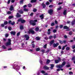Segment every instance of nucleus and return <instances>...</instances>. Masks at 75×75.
<instances>
[{
	"label": "nucleus",
	"mask_w": 75,
	"mask_h": 75,
	"mask_svg": "<svg viewBox=\"0 0 75 75\" xmlns=\"http://www.w3.org/2000/svg\"><path fill=\"white\" fill-rule=\"evenodd\" d=\"M67 67H70V65H68L66 66Z\"/></svg>",
	"instance_id": "nucleus-64"
},
{
	"label": "nucleus",
	"mask_w": 75,
	"mask_h": 75,
	"mask_svg": "<svg viewBox=\"0 0 75 75\" xmlns=\"http://www.w3.org/2000/svg\"><path fill=\"white\" fill-rule=\"evenodd\" d=\"M20 33L19 32V33H18L17 34V36H19V35H20Z\"/></svg>",
	"instance_id": "nucleus-46"
},
{
	"label": "nucleus",
	"mask_w": 75,
	"mask_h": 75,
	"mask_svg": "<svg viewBox=\"0 0 75 75\" xmlns=\"http://www.w3.org/2000/svg\"><path fill=\"white\" fill-rule=\"evenodd\" d=\"M46 4V5H49V4H50V2H49V1L47 2Z\"/></svg>",
	"instance_id": "nucleus-34"
},
{
	"label": "nucleus",
	"mask_w": 75,
	"mask_h": 75,
	"mask_svg": "<svg viewBox=\"0 0 75 75\" xmlns=\"http://www.w3.org/2000/svg\"><path fill=\"white\" fill-rule=\"evenodd\" d=\"M70 49V48L69 47H67L66 48V50H69V49Z\"/></svg>",
	"instance_id": "nucleus-35"
},
{
	"label": "nucleus",
	"mask_w": 75,
	"mask_h": 75,
	"mask_svg": "<svg viewBox=\"0 0 75 75\" xmlns=\"http://www.w3.org/2000/svg\"><path fill=\"white\" fill-rule=\"evenodd\" d=\"M75 59V57H74L72 58V60H74Z\"/></svg>",
	"instance_id": "nucleus-63"
},
{
	"label": "nucleus",
	"mask_w": 75,
	"mask_h": 75,
	"mask_svg": "<svg viewBox=\"0 0 75 75\" xmlns=\"http://www.w3.org/2000/svg\"><path fill=\"white\" fill-rule=\"evenodd\" d=\"M8 29L9 30H11V27H9Z\"/></svg>",
	"instance_id": "nucleus-50"
},
{
	"label": "nucleus",
	"mask_w": 75,
	"mask_h": 75,
	"mask_svg": "<svg viewBox=\"0 0 75 75\" xmlns=\"http://www.w3.org/2000/svg\"><path fill=\"white\" fill-rule=\"evenodd\" d=\"M23 11H28V9L26 8H24L23 9Z\"/></svg>",
	"instance_id": "nucleus-19"
},
{
	"label": "nucleus",
	"mask_w": 75,
	"mask_h": 75,
	"mask_svg": "<svg viewBox=\"0 0 75 75\" xmlns=\"http://www.w3.org/2000/svg\"><path fill=\"white\" fill-rule=\"evenodd\" d=\"M58 60H55V63L56 64H57V63H58L59 61H61V59L59 57L58 58Z\"/></svg>",
	"instance_id": "nucleus-8"
},
{
	"label": "nucleus",
	"mask_w": 75,
	"mask_h": 75,
	"mask_svg": "<svg viewBox=\"0 0 75 75\" xmlns=\"http://www.w3.org/2000/svg\"><path fill=\"white\" fill-rule=\"evenodd\" d=\"M37 0H32L31 1V3H35Z\"/></svg>",
	"instance_id": "nucleus-17"
},
{
	"label": "nucleus",
	"mask_w": 75,
	"mask_h": 75,
	"mask_svg": "<svg viewBox=\"0 0 75 75\" xmlns=\"http://www.w3.org/2000/svg\"><path fill=\"white\" fill-rule=\"evenodd\" d=\"M54 40H53L52 41H51L50 42V44H53V43L54 42Z\"/></svg>",
	"instance_id": "nucleus-23"
},
{
	"label": "nucleus",
	"mask_w": 75,
	"mask_h": 75,
	"mask_svg": "<svg viewBox=\"0 0 75 75\" xmlns=\"http://www.w3.org/2000/svg\"><path fill=\"white\" fill-rule=\"evenodd\" d=\"M58 45H59V44L58 43L56 44H53V47H57Z\"/></svg>",
	"instance_id": "nucleus-11"
},
{
	"label": "nucleus",
	"mask_w": 75,
	"mask_h": 75,
	"mask_svg": "<svg viewBox=\"0 0 75 75\" xmlns=\"http://www.w3.org/2000/svg\"><path fill=\"white\" fill-rule=\"evenodd\" d=\"M16 17H21V15L20 14H19L18 13H17V15H16Z\"/></svg>",
	"instance_id": "nucleus-13"
},
{
	"label": "nucleus",
	"mask_w": 75,
	"mask_h": 75,
	"mask_svg": "<svg viewBox=\"0 0 75 75\" xmlns=\"http://www.w3.org/2000/svg\"><path fill=\"white\" fill-rule=\"evenodd\" d=\"M36 51H39L40 50V49L39 48H37L36 49Z\"/></svg>",
	"instance_id": "nucleus-27"
},
{
	"label": "nucleus",
	"mask_w": 75,
	"mask_h": 75,
	"mask_svg": "<svg viewBox=\"0 0 75 75\" xmlns=\"http://www.w3.org/2000/svg\"><path fill=\"white\" fill-rule=\"evenodd\" d=\"M65 64H66V62H63L62 64L61 65H57L56 66L57 68H59L60 69H61V68H62L63 67V66H64Z\"/></svg>",
	"instance_id": "nucleus-1"
},
{
	"label": "nucleus",
	"mask_w": 75,
	"mask_h": 75,
	"mask_svg": "<svg viewBox=\"0 0 75 75\" xmlns=\"http://www.w3.org/2000/svg\"><path fill=\"white\" fill-rule=\"evenodd\" d=\"M9 24H11V21H9L8 22Z\"/></svg>",
	"instance_id": "nucleus-57"
},
{
	"label": "nucleus",
	"mask_w": 75,
	"mask_h": 75,
	"mask_svg": "<svg viewBox=\"0 0 75 75\" xmlns=\"http://www.w3.org/2000/svg\"><path fill=\"white\" fill-rule=\"evenodd\" d=\"M49 2L50 3H52V0H49Z\"/></svg>",
	"instance_id": "nucleus-62"
},
{
	"label": "nucleus",
	"mask_w": 75,
	"mask_h": 75,
	"mask_svg": "<svg viewBox=\"0 0 75 75\" xmlns=\"http://www.w3.org/2000/svg\"><path fill=\"white\" fill-rule=\"evenodd\" d=\"M62 8L61 7H60L59 8H57V10H60Z\"/></svg>",
	"instance_id": "nucleus-39"
},
{
	"label": "nucleus",
	"mask_w": 75,
	"mask_h": 75,
	"mask_svg": "<svg viewBox=\"0 0 75 75\" xmlns=\"http://www.w3.org/2000/svg\"><path fill=\"white\" fill-rule=\"evenodd\" d=\"M13 18V16H9L8 17L9 19H11V18Z\"/></svg>",
	"instance_id": "nucleus-32"
},
{
	"label": "nucleus",
	"mask_w": 75,
	"mask_h": 75,
	"mask_svg": "<svg viewBox=\"0 0 75 75\" xmlns=\"http://www.w3.org/2000/svg\"><path fill=\"white\" fill-rule=\"evenodd\" d=\"M33 11L34 12H36V11H37V9H34L33 10Z\"/></svg>",
	"instance_id": "nucleus-45"
},
{
	"label": "nucleus",
	"mask_w": 75,
	"mask_h": 75,
	"mask_svg": "<svg viewBox=\"0 0 75 75\" xmlns=\"http://www.w3.org/2000/svg\"><path fill=\"white\" fill-rule=\"evenodd\" d=\"M53 6L52 5H51L49 6V7H50V8H51V7H52Z\"/></svg>",
	"instance_id": "nucleus-48"
},
{
	"label": "nucleus",
	"mask_w": 75,
	"mask_h": 75,
	"mask_svg": "<svg viewBox=\"0 0 75 75\" xmlns=\"http://www.w3.org/2000/svg\"><path fill=\"white\" fill-rule=\"evenodd\" d=\"M43 68L45 69H49V67H47V66H44L43 67Z\"/></svg>",
	"instance_id": "nucleus-15"
},
{
	"label": "nucleus",
	"mask_w": 75,
	"mask_h": 75,
	"mask_svg": "<svg viewBox=\"0 0 75 75\" xmlns=\"http://www.w3.org/2000/svg\"><path fill=\"white\" fill-rule=\"evenodd\" d=\"M42 5H43V8H45L46 7L45 5L44 4H42Z\"/></svg>",
	"instance_id": "nucleus-42"
},
{
	"label": "nucleus",
	"mask_w": 75,
	"mask_h": 75,
	"mask_svg": "<svg viewBox=\"0 0 75 75\" xmlns=\"http://www.w3.org/2000/svg\"><path fill=\"white\" fill-rule=\"evenodd\" d=\"M11 34L14 35H15V34H16V32H15L12 31L11 32Z\"/></svg>",
	"instance_id": "nucleus-16"
},
{
	"label": "nucleus",
	"mask_w": 75,
	"mask_h": 75,
	"mask_svg": "<svg viewBox=\"0 0 75 75\" xmlns=\"http://www.w3.org/2000/svg\"><path fill=\"white\" fill-rule=\"evenodd\" d=\"M20 28L21 30H23V26L22 25H21L20 26Z\"/></svg>",
	"instance_id": "nucleus-26"
},
{
	"label": "nucleus",
	"mask_w": 75,
	"mask_h": 75,
	"mask_svg": "<svg viewBox=\"0 0 75 75\" xmlns=\"http://www.w3.org/2000/svg\"><path fill=\"white\" fill-rule=\"evenodd\" d=\"M62 4V3L59 2V3H58V5H60V4Z\"/></svg>",
	"instance_id": "nucleus-58"
},
{
	"label": "nucleus",
	"mask_w": 75,
	"mask_h": 75,
	"mask_svg": "<svg viewBox=\"0 0 75 75\" xmlns=\"http://www.w3.org/2000/svg\"><path fill=\"white\" fill-rule=\"evenodd\" d=\"M11 25H14V24H15V22H13L12 23H11Z\"/></svg>",
	"instance_id": "nucleus-47"
},
{
	"label": "nucleus",
	"mask_w": 75,
	"mask_h": 75,
	"mask_svg": "<svg viewBox=\"0 0 75 75\" xmlns=\"http://www.w3.org/2000/svg\"><path fill=\"white\" fill-rule=\"evenodd\" d=\"M50 60H49V59H47V64H49V63H50Z\"/></svg>",
	"instance_id": "nucleus-25"
},
{
	"label": "nucleus",
	"mask_w": 75,
	"mask_h": 75,
	"mask_svg": "<svg viewBox=\"0 0 75 75\" xmlns=\"http://www.w3.org/2000/svg\"><path fill=\"white\" fill-rule=\"evenodd\" d=\"M20 4H23V1H20Z\"/></svg>",
	"instance_id": "nucleus-51"
},
{
	"label": "nucleus",
	"mask_w": 75,
	"mask_h": 75,
	"mask_svg": "<svg viewBox=\"0 0 75 75\" xmlns=\"http://www.w3.org/2000/svg\"><path fill=\"white\" fill-rule=\"evenodd\" d=\"M7 14H11V11H8L7 13Z\"/></svg>",
	"instance_id": "nucleus-41"
},
{
	"label": "nucleus",
	"mask_w": 75,
	"mask_h": 75,
	"mask_svg": "<svg viewBox=\"0 0 75 75\" xmlns=\"http://www.w3.org/2000/svg\"><path fill=\"white\" fill-rule=\"evenodd\" d=\"M33 48H34L35 47V45L34 44H33L32 45Z\"/></svg>",
	"instance_id": "nucleus-49"
},
{
	"label": "nucleus",
	"mask_w": 75,
	"mask_h": 75,
	"mask_svg": "<svg viewBox=\"0 0 75 75\" xmlns=\"http://www.w3.org/2000/svg\"><path fill=\"white\" fill-rule=\"evenodd\" d=\"M59 42L60 44H63V42L62 41L60 40Z\"/></svg>",
	"instance_id": "nucleus-54"
},
{
	"label": "nucleus",
	"mask_w": 75,
	"mask_h": 75,
	"mask_svg": "<svg viewBox=\"0 0 75 75\" xmlns=\"http://www.w3.org/2000/svg\"><path fill=\"white\" fill-rule=\"evenodd\" d=\"M11 45V39H8V42L6 44V46H8V45Z\"/></svg>",
	"instance_id": "nucleus-4"
},
{
	"label": "nucleus",
	"mask_w": 75,
	"mask_h": 75,
	"mask_svg": "<svg viewBox=\"0 0 75 75\" xmlns=\"http://www.w3.org/2000/svg\"><path fill=\"white\" fill-rule=\"evenodd\" d=\"M27 7V5H25L24 6H23V8H25Z\"/></svg>",
	"instance_id": "nucleus-61"
},
{
	"label": "nucleus",
	"mask_w": 75,
	"mask_h": 75,
	"mask_svg": "<svg viewBox=\"0 0 75 75\" xmlns=\"http://www.w3.org/2000/svg\"><path fill=\"white\" fill-rule=\"evenodd\" d=\"M60 28H62V27H63V25H60Z\"/></svg>",
	"instance_id": "nucleus-53"
},
{
	"label": "nucleus",
	"mask_w": 75,
	"mask_h": 75,
	"mask_svg": "<svg viewBox=\"0 0 75 75\" xmlns=\"http://www.w3.org/2000/svg\"><path fill=\"white\" fill-rule=\"evenodd\" d=\"M28 6L29 7H31L32 6V5L31 4H29L28 5Z\"/></svg>",
	"instance_id": "nucleus-29"
},
{
	"label": "nucleus",
	"mask_w": 75,
	"mask_h": 75,
	"mask_svg": "<svg viewBox=\"0 0 75 75\" xmlns=\"http://www.w3.org/2000/svg\"><path fill=\"white\" fill-rule=\"evenodd\" d=\"M24 37L25 38H26V40H29V39L30 38V37H29V36L27 35H25L24 36Z\"/></svg>",
	"instance_id": "nucleus-7"
},
{
	"label": "nucleus",
	"mask_w": 75,
	"mask_h": 75,
	"mask_svg": "<svg viewBox=\"0 0 75 75\" xmlns=\"http://www.w3.org/2000/svg\"><path fill=\"white\" fill-rule=\"evenodd\" d=\"M67 41L66 40H64L63 42V43H64V44H65L66 42Z\"/></svg>",
	"instance_id": "nucleus-59"
},
{
	"label": "nucleus",
	"mask_w": 75,
	"mask_h": 75,
	"mask_svg": "<svg viewBox=\"0 0 75 75\" xmlns=\"http://www.w3.org/2000/svg\"><path fill=\"white\" fill-rule=\"evenodd\" d=\"M8 36V34H6L5 35L6 37H7Z\"/></svg>",
	"instance_id": "nucleus-55"
},
{
	"label": "nucleus",
	"mask_w": 75,
	"mask_h": 75,
	"mask_svg": "<svg viewBox=\"0 0 75 75\" xmlns=\"http://www.w3.org/2000/svg\"><path fill=\"white\" fill-rule=\"evenodd\" d=\"M52 36H50L49 37V39H52Z\"/></svg>",
	"instance_id": "nucleus-43"
},
{
	"label": "nucleus",
	"mask_w": 75,
	"mask_h": 75,
	"mask_svg": "<svg viewBox=\"0 0 75 75\" xmlns=\"http://www.w3.org/2000/svg\"><path fill=\"white\" fill-rule=\"evenodd\" d=\"M72 34V32H70L69 33V35H71V34Z\"/></svg>",
	"instance_id": "nucleus-56"
},
{
	"label": "nucleus",
	"mask_w": 75,
	"mask_h": 75,
	"mask_svg": "<svg viewBox=\"0 0 75 75\" xmlns=\"http://www.w3.org/2000/svg\"><path fill=\"white\" fill-rule=\"evenodd\" d=\"M69 74L70 75H73V73L71 71H70L69 73Z\"/></svg>",
	"instance_id": "nucleus-36"
},
{
	"label": "nucleus",
	"mask_w": 75,
	"mask_h": 75,
	"mask_svg": "<svg viewBox=\"0 0 75 75\" xmlns=\"http://www.w3.org/2000/svg\"><path fill=\"white\" fill-rule=\"evenodd\" d=\"M51 66V67L50 68L51 69H53V68H54V65L53 64H52L50 65Z\"/></svg>",
	"instance_id": "nucleus-14"
},
{
	"label": "nucleus",
	"mask_w": 75,
	"mask_h": 75,
	"mask_svg": "<svg viewBox=\"0 0 75 75\" xmlns=\"http://www.w3.org/2000/svg\"><path fill=\"white\" fill-rule=\"evenodd\" d=\"M40 72H41V73H42V74H45V71H43V70H42V71H40Z\"/></svg>",
	"instance_id": "nucleus-33"
},
{
	"label": "nucleus",
	"mask_w": 75,
	"mask_h": 75,
	"mask_svg": "<svg viewBox=\"0 0 75 75\" xmlns=\"http://www.w3.org/2000/svg\"><path fill=\"white\" fill-rule=\"evenodd\" d=\"M48 13L50 15H51L52 14V10L51 9L49 11Z\"/></svg>",
	"instance_id": "nucleus-10"
},
{
	"label": "nucleus",
	"mask_w": 75,
	"mask_h": 75,
	"mask_svg": "<svg viewBox=\"0 0 75 75\" xmlns=\"http://www.w3.org/2000/svg\"><path fill=\"white\" fill-rule=\"evenodd\" d=\"M67 14V10H65L63 12V14L64 15H66V14Z\"/></svg>",
	"instance_id": "nucleus-20"
},
{
	"label": "nucleus",
	"mask_w": 75,
	"mask_h": 75,
	"mask_svg": "<svg viewBox=\"0 0 75 75\" xmlns=\"http://www.w3.org/2000/svg\"><path fill=\"white\" fill-rule=\"evenodd\" d=\"M10 0H8V4H9L10 3Z\"/></svg>",
	"instance_id": "nucleus-60"
},
{
	"label": "nucleus",
	"mask_w": 75,
	"mask_h": 75,
	"mask_svg": "<svg viewBox=\"0 0 75 75\" xmlns=\"http://www.w3.org/2000/svg\"><path fill=\"white\" fill-rule=\"evenodd\" d=\"M18 22H20V21H21V23H25V21L24 20L22 19L21 18H20L18 20Z\"/></svg>",
	"instance_id": "nucleus-5"
},
{
	"label": "nucleus",
	"mask_w": 75,
	"mask_h": 75,
	"mask_svg": "<svg viewBox=\"0 0 75 75\" xmlns=\"http://www.w3.org/2000/svg\"><path fill=\"white\" fill-rule=\"evenodd\" d=\"M9 10H10V11H12V10H14V7H13V5L11 6Z\"/></svg>",
	"instance_id": "nucleus-9"
},
{
	"label": "nucleus",
	"mask_w": 75,
	"mask_h": 75,
	"mask_svg": "<svg viewBox=\"0 0 75 75\" xmlns=\"http://www.w3.org/2000/svg\"><path fill=\"white\" fill-rule=\"evenodd\" d=\"M64 29H68L69 28L68 27H67V26H65L63 27Z\"/></svg>",
	"instance_id": "nucleus-21"
},
{
	"label": "nucleus",
	"mask_w": 75,
	"mask_h": 75,
	"mask_svg": "<svg viewBox=\"0 0 75 75\" xmlns=\"http://www.w3.org/2000/svg\"><path fill=\"white\" fill-rule=\"evenodd\" d=\"M55 25V23H52L51 24V26H54Z\"/></svg>",
	"instance_id": "nucleus-44"
},
{
	"label": "nucleus",
	"mask_w": 75,
	"mask_h": 75,
	"mask_svg": "<svg viewBox=\"0 0 75 75\" xmlns=\"http://www.w3.org/2000/svg\"><path fill=\"white\" fill-rule=\"evenodd\" d=\"M35 31H39V28L37 27L35 28Z\"/></svg>",
	"instance_id": "nucleus-24"
},
{
	"label": "nucleus",
	"mask_w": 75,
	"mask_h": 75,
	"mask_svg": "<svg viewBox=\"0 0 75 75\" xmlns=\"http://www.w3.org/2000/svg\"><path fill=\"white\" fill-rule=\"evenodd\" d=\"M53 32L54 33H56V32H57V30L54 29V30H53Z\"/></svg>",
	"instance_id": "nucleus-31"
},
{
	"label": "nucleus",
	"mask_w": 75,
	"mask_h": 75,
	"mask_svg": "<svg viewBox=\"0 0 75 75\" xmlns=\"http://www.w3.org/2000/svg\"><path fill=\"white\" fill-rule=\"evenodd\" d=\"M40 18H41V19L42 20V19L44 18V14H42V15H40Z\"/></svg>",
	"instance_id": "nucleus-12"
},
{
	"label": "nucleus",
	"mask_w": 75,
	"mask_h": 75,
	"mask_svg": "<svg viewBox=\"0 0 75 75\" xmlns=\"http://www.w3.org/2000/svg\"><path fill=\"white\" fill-rule=\"evenodd\" d=\"M37 22V20H34V21L31 20L30 21V23L32 25H35L36 24L35 22Z\"/></svg>",
	"instance_id": "nucleus-2"
},
{
	"label": "nucleus",
	"mask_w": 75,
	"mask_h": 75,
	"mask_svg": "<svg viewBox=\"0 0 75 75\" xmlns=\"http://www.w3.org/2000/svg\"><path fill=\"white\" fill-rule=\"evenodd\" d=\"M47 44H46L45 45H44L43 46V48H47Z\"/></svg>",
	"instance_id": "nucleus-30"
},
{
	"label": "nucleus",
	"mask_w": 75,
	"mask_h": 75,
	"mask_svg": "<svg viewBox=\"0 0 75 75\" xmlns=\"http://www.w3.org/2000/svg\"><path fill=\"white\" fill-rule=\"evenodd\" d=\"M13 68L14 69H16V71H18L20 69V67L17 65H15L14 66H13Z\"/></svg>",
	"instance_id": "nucleus-3"
},
{
	"label": "nucleus",
	"mask_w": 75,
	"mask_h": 75,
	"mask_svg": "<svg viewBox=\"0 0 75 75\" xmlns=\"http://www.w3.org/2000/svg\"><path fill=\"white\" fill-rule=\"evenodd\" d=\"M2 48H3L4 49H6V48H6V47L4 45H3L2 46Z\"/></svg>",
	"instance_id": "nucleus-40"
},
{
	"label": "nucleus",
	"mask_w": 75,
	"mask_h": 75,
	"mask_svg": "<svg viewBox=\"0 0 75 75\" xmlns=\"http://www.w3.org/2000/svg\"><path fill=\"white\" fill-rule=\"evenodd\" d=\"M45 40H48V38L47 37H45Z\"/></svg>",
	"instance_id": "nucleus-52"
},
{
	"label": "nucleus",
	"mask_w": 75,
	"mask_h": 75,
	"mask_svg": "<svg viewBox=\"0 0 75 75\" xmlns=\"http://www.w3.org/2000/svg\"><path fill=\"white\" fill-rule=\"evenodd\" d=\"M72 48L73 49H74L75 48V45H73L72 46Z\"/></svg>",
	"instance_id": "nucleus-38"
},
{
	"label": "nucleus",
	"mask_w": 75,
	"mask_h": 75,
	"mask_svg": "<svg viewBox=\"0 0 75 75\" xmlns=\"http://www.w3.org/2000/svg\"><path fill=\"white\" fill-rule=\"evenodd\" d=\"M36 40H40V37H37L36 38Z\"/></svg>",
	"instance_id": "nucleus-22"
},
{
	"label": "nucleus",
	"mask_w": 75,
	"mask_h": 75,
	"mask_svg": "<svg viewBox=\"0 0 75 75\" xmlns=\"http://www.w3.org/2000/svg\"><path fill=\"white\" fill-rule=\"evenodd\" d=\"M30 33H31L32 34H34L35 33L34 31L31 29H30L29 30L28 32V34H30Z\"/></svg>",
	"instance_id": "nucleus-6"
},
{
	"label": "nucleus",
	"mask_w": 75,
	"mask_h": 75,
	"mask_svg": "<svg viewBox=\"0 0 75 75\" xmlns=\"http://www.w3.org/2000/svg\"><path fill=\"white\" fill-rule=\"evenodd\" d=\"M18 12H19V13H20V14H22V13H23V11H18Z\"/></svg>",
	"instance_id": "nucleus-28"
},
{
	"label": "nucleus",
	"mask_w": 75,
	"mask_h": 75,
	"mask_svg": "<svg viewBox=\"0 0 75 75\" xmlns=\"http://www.w3.org/2000/svg\"><path fill=\"white\" fill-rule=\"evenodd\" d=\"M67 46V45H66L65 46H64L62 47V50H65V47H66Z\"/></svg>",
	"instance_id": "nucleus-18"
},
{
	"label": "nucleus",
	"mask_w": 75,
	"mask_h": 75,
	"mask_svg": "<svg viewBox=\"0 0 75 75\" xmlns=\"http://www.w3.org/2000/svg\"><path fill=\"white\" fill-rule=\"evenodd\" d=\"M7 24H8V22H7V21H6L4 22V24L5 25H6Z\"/></svg>",
	"instance_id": "nucleus-37"
}]
</instances>
